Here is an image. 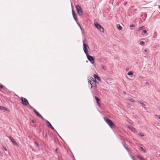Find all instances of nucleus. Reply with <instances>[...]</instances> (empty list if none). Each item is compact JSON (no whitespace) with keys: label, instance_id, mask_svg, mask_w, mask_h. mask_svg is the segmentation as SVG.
Returning <instances> with one entry per match:
<instances>
[{"label":"nucleus","instance_id":"obj_1","mask_svg":"<svg viewBox=\"0 0 160 160\" xmlns=\"http://www.w3.org/2000/svg\"><path fill=\"white\" fill-rule=\"evenodd\" d=\"M104 119L110 128H113L114 127V124L112 120L107 117H104Z\"/></svg>","mask_w":160,"mask_h":160},{"label":"nucleus","instance_id":"obj_2","mask_svg":"<svg viewBox=\"0 0 160 160\" xmlns=\"http://www.w3.org/2000/svg\"><path fill=\"white\" fill-rule=\"evenodd\" d=\"M90 79L91 80L88 79V81L91 85V88H92V87H95L96 86V79H94L92 78H91Z\"/></svg>","mask_w":160,"mask_h":160},{"label":"nucleus","instance_id":"obj_3","mask_svg":"<svg viewBox=\"0 0 160 160\" xmlns=\"http://www.w3.org/2000/svg\"><path fill=\"white\" fill-rule=\"evenodd\" d=\"M95 27L98 30H99L101 32H103L104 31L103 28L96 22H95L94 23Z\"/></svg>","mask_w":160,"mask_h":160},{"label":"nucleus","instance_id":"obj_4","mask_svg":"<svg viewBox=\"0 0 160 160\" xmlns=\"http://www.w3.org/2000/svg\"><path fill=\"white\" fill-rule=\"evenodd\" d=\"M21 100L22 101V103L23 105L26 106L29 104V102L26 98L21 97Z\"/></svg>","mask_w":160,"mask_h":160},{"label":"nucleus","instance_id":"obj_5","mask_svg":"<svg viewBox=\"0 0 160 160\" xmlns=\"http://www.w3.org/2000/svg\"><path fill=\"white\" fill-rule=\"evenodd\" d=\"M89 49V48L88 46L85 43L83 44V49L84 51L86 54L88 53V50Z\"/></svg>","mask_w":160,"mask_h":160},{"label":"nucleus","instance_id":"obj_6","mask_svg":"<svg viewBox=\"0 0 160 160\" xmlns=\"http://www.w3.org/2000/svg\"><path fill=\"white\" fill-rule=\"evenodd\" d=\"M87 56L88 60L90 61L92 63H94V59L93 57L92 56L89 55L88 53L86 54Z\"/></svg>","mask_w":160,"mask_h":160},{"label":"nucleus","instance_id":"obj_7","mask_svg":"<svg viewBox=\"0 0 160 160\" xmlns=\"http://www.w3.org/2000/svg\"><path fill=\"white\" fill-rule=\"evenodd\" d=\"M46 124L47 126L51 128L53 130L54 132H55L58 133L57 131L53 127V126L51 125L50 123L48 120H46Z\"/></svg>","mask_w":160,"mask_h":160},{"label":"nucleus","instance_id":"obj_8","mask_svg":"<svg viewBox=\"0 0 160 160\" xmlns=\"http://www.w3.org/2000/svg\"><path fill=\"white\" fill-rule=\"evenodd\" d=\"M8 138L10 140L14 145H17V143L16 141H15L14 139L11 136H9Z\"/></svg>","mask_w":160,"mask_h":160},{"label":"nucleus","instance_id":"obj_9","mask_svg":"<svg viewBox=\"0 0 160 160\" xmlns=\"http://www.w3.org/2000/svg\"><path fill=\"white\" fill-rule=\"evenodd\" d=\"M33 111L37 115V116L42 118V120H44V118L42 117V116L39 113L36 111L35 109H33Z\"/></svg>","mask_w":160,"mask_h":160},{"label":"nucleus","instance_id":"obj_10","mask_svg":"<svg viewBox=\"0 0 160 160\" xmlns=\"http://www.w3.org/2000/svg\"><path fill=\"white\" fill-rule=\"evenodd\" d=\"M72 15H73V17L75 19V20L76 21H77L78 20H77V17H76V16L75 12H74V11L73 10H72Z\"/></svg>","mask_w":160,"mask_h":160},{"label":"nucleus","instance_id":"obj_11","mask_svg":"<svg viewBox=\"0 0 160 160\" xmlns=\"http://www.w3.org/2000/svg\"><path fill=\"white\" fill-rule=\"evenodd\" d=\"M128 128L130 129L132 132H136V129L133 127L131 126H129L128 127Z\"/></svg>","mask_w":160,"mask_h":160},{"label":"nucleus","instance_id":"obj_12","mask_svg":"<svg viewBox=\"0 0 160 160\" xmlns=\"http://www.w3.org/2000/svg\"><path fill=\"white\" fill-rule=\"evenodd\" d=\"M94 78L97 79L98 80L100 81L101 80L100 78L96 74L94 75Z\"/></svg>","mask_w":160,"mask_h":160},{"label":"nucleus","instance_id":"obj_13","mask_svg":"<svg viewBox=\"0 0 160 160\" xmlns=\"http://www.w3.org/2000/svg\"><path fill=\"white\" fill-rule=\"evenodd\" d=\"M76 7L77 11H79V10H80L81 9H82L81 7L79 5H76Z\"/></svg>","mask_w":160,"mask_h":160},{"label":"nucleus","instance_id":"obj_14","mask_svg":"<svg viewBox=\"0 0 160 160\" xmlns=\"http://www.w3.org/2000/svg\"><path fill=\"white\" fill-rule=\"evenodd\" d=\"M78 12V14L80 15V16H82V15L83 14V12H82V11L81 9L80 10H79V11H77Z\"/></svg>","mask_w":160,"mask_h":160},{"label":"nucleus","instance_id":"obj_15","mask_svg":"<svg viewBox=\"0 0 160 160\" xmlns=\"http://www.w3.org/2000/svg\"><path fill=\"white\" fill-rule=\"evenodd\" d=\"M136 156L140 160H143V159H144L139 155H136Z\"/></svg>","mask_w":160,"mask_h":160},{"label":"nucleus","instance_id":"obj_16","mask_svg":"<svg viewBox=\"0 0 160 160\" xmlns=\"http://www.w3.org/2000/svg\"><path fill=\"white\" fill-rule=\"evenodd\" d=\"M95 98L97 102V103L99 104L98 102L100 101V99L96 96L95 97Z\"/></svg>","mask_w":160,"mask_h":160},{"label":"nucleus","instance_id":"obj_17","mask_svg":"<svg viewBox=\"0 0 160 160\" xmlns=\"http://www.w3.org/2000/svg\"><path fill=\"white\" fill-rule=\"evenodd\" d=\"M133 73L132 72L129 71L128 73L127 74L128 75L131 76L132 77V76Z\"/></svg>","mask_w":160,"mask_h":160},{"label":"nucleus","instance_id":"obj_18","mask_svg":"<svg viewBox=\"0 0 160 160\" xmlns=\"http://www.w3.org/2000/svg\"><path fill=\"white\" fill-rule=\"evenodd\" d=\"M128 99L130 102H135V101L132 98H129Z\"/></svg>","mask_w":160,"mask_h":160},{"label":"nucleus","instance_id":"obj_19","mask_svg":"<svg viewBox=\"0 0 160 160\" xmlns=\"http://www.w3.org/2000/svg\"><path fill=\"white\" fill-rule=\"evenodd\" d=\"M138 102L140 103L143 106H146V104L144 103L141 101H138Z\"/></svg>","mask_w":160,"mask_h":160},{"label":"nucleus","instance_id":"obj_20","mask_svg":"<svg viewBox=\"0 0 160 160\" xmlns=\"http://www.w3.org/2000/svg\"><path fill=\"white\" fill-rule=\"evenodd\" d=\"M118 28L119 30H121L122 29V27L119 24L118 25Z\"/></svg>","mask_w":160,"mask_h":160},{"label":"nucleus","instance_id":"obj_21","mask_svg":"<svg viewBox=\"0 0 160 160\" xmlns=\"http://www.w3.org/2000/svg\"><path fill=\"white\" fill-rule=\"evenodd\" d=\"M2 110H4L6 111H7L9 112V110L7 108H5V107H3V108H2Z\"/></svg>","mask_w":160,"mask_h":160},{"label":"nucleus","instance_id":"obj_22","mask_svg":"<svg viewBox=\"0 0 160 160\" xmlns=\"http://www.w3.org/2000/svg\"><path fill=\"white\" fill-rule=\"evenodd\" d=\"M123 146L124 147V148L126 149V150H127V151H128V152L129 151V150L128 149V148L127 147H126L125 146V144H123Z\"/></svg>","mask_w":160,"mask_h":160},{"label":"nucleus","instance_id":"obj_23","mask_svg":"<svg viewBox=\"0 0 160 160\" xmlns=\"http://www.w3.org/2000/svg\"><path fill=\"white\" fill-rule=\"evenodd\" d=\"M144 28V26L141 27H140V28H138V30H139V31L141 30H142Z\"/></svg>","mask_w":160,"mask_h":160},{"label":"nucleus","instance_id":"obj_24","mask_svg":"<svg viewBox=\"0 0 160 160\" xmlns=\"http://www.w3.org/2000/svg\"><path fill=\"white\" fill-rule=\"evenodd\" d=\"M140 149L142 151H143L144 152H145V150L142 147H140Z\"/></svg>","mask_w":160,"mask_h":160},{"label":"nucleus","instance_id":"obj_25","mask_svg":"<svg viewBox=\"0 0 160 160\" xmlns=\"http://www.w3.org/2000/svg\"><path fill=\"white\" fill-rule=\"evenodd\" d=\"M155 117H156L157 118L160 119V115H156Z\"/></svg>","mask_w":160,"mask_h":160},{"label":"nucleus","instance_id":"obj_26","mask_svg":"<svg viewBox=\"0 0 160 160\" xmlns=\"http://www.w3.org/2000/svg\"><path fill=\"white\" fill-rule=\"evenodd\" d=\"M145 43V42H144L143 41H140V44H142V45L144 44Z\"/></svg>","mask_w":160,"mask_h":160},{"label":"nucleus","instance_id":"obj_27","mask_svg":"<svg viewBox=\"0 0 160 160\" xmlns=\"http://www.w3.org/2000/svg\"><path fill=\"white\" fill-rule=\"evenodd\" d=\"M138 135L141 137H143L144 136V135L142 134L141 133H139L138 134Z\"/></svg>","mask_w":160,"mask_h":160},{"label":"nucleus","instance_id":"obj_28","mask_svg":"<svg viewBox=\"0 0 160 160\" xmlns=\"http://www.w3.org/2000/svg\"><path fill=\"white\" fill-rule=\"evenodd\" d=\"M2 148L3 149L5 150V151H7V150L5 146H3L2 147Z\"/></svg>","mask_w":160,"mask_h":160},{"label":"nucleus","instance_id":"obj_29","mask_svg":"<svg viewBox=\"0 0 160 160\" xmlns=\"http://www.w3.org/2000/svg\"><path fill=\"white\" fill-rule=\"evenodd\" d=\"M130 157H131V158H132V159L133 160H135L134 159V158H135V157H134V156H132V155H130Z\"/></svg>","mask_w":160,"mask_h":160},{"label":"nucleus","instance_id":"obj_30","mask_svg":"<svg viewBox=\"0 0 160 160\" xmlns=\"http://www.w3.org/2000/svg\"><path fill=\"white\" fill-rule=\"evenodd\" d=\"M143 32L145 34L147 33V32L146 30H143Z\"/></svg>","mask_w":160,"mask_h":160},{"label":"nucleus","instance_id":"obj_31","mask_svg":"<svg viewBox=\"0 0 160 160\" xmlns=\"http://www.w3.org/2000/svg\"><path fill=\"white\" fill-rule=\"evenodd\" d=\"M35 143L36 144L37 147H39V144L36 142H35Z\"/></svg>","mask_w":160,"mask_h":160},{"label":"nucleus","instance_id":"obj_32","mask_svg":"<svg viewBox=\"0 0 160 160\" xmlns=\"http://www.w3.org/2000/svg\"><path fill=\"white\" fill-rule=\"evenodd\" d=\"M102 69H103L104 70H105L106 69V67H105V66H102Z\"/></svg>","mask_w":160,"mask_h":160},{"label":"nucleus","instance_id":"obj_33","mask_svg":"<svg viewBox=\"0 0 160 160\" xmlns=\"http://www.w3.org/2000/svg\"><path fill=\"white\" fill-rule=\"evenodd\" d=\"M135 27V25L133 24H131L130 25V27Z\"/></svg>","mask_w":160,"mask_h":160},{"label":"nucleus","instance_id":"obj_34","mask_svg":"<svg viewBox=\"0 0 160 160\" xmlns=\"http://www.w3.org/2000/svg\"><path fill=\"white\" fill-rule=\"evenodd\" d=\"M3 88V86L2 85H0V89H2V88Z\"/></svg>","mask_w":160,"mask_h":160},{"label":"nucleus","instance_id":"obj_35","mask_svg":"<svg viewBox=\"0 0 160 160\" xmlns=\"http://www.w3.org/2000/svg\"><path fill=\"white\" fill-rule=\"evenodd\" d=\"M85 41H86V39H84L83 40L82 42H83V44H84V43H85Z\"/></svg>","mask_w":160,"mask_h":160},{"label":"nucleus","instance_id":"obj_36","mask_svg":"<svg viewBox=\"0 0 160 160\" xmlns=\"http://www.w3.org/2000/svg\"><path fill=\"white\" fill-rule=\"evenodd\" d=\"M127 107L128 108H130L131 107V105L130 104H128L127 105Z\"/></svg>","mask_w":160,"mask_h":160},{"label":"nucleus","instance_id":"obj_37","mask_svg":"<svg viewBox=\"0 0 160 160\" xmlns=\"http://www.w3.org/2000/svg\"><path fill=\"white\" fill-rule=\"evenodd\" d=\"M145 84L146 85H149V83L147 82L145 83Z\"/></svg>","mask_w":160,"mask_h":160},{"label":"nucleus","instance_id":"obj_38","mask_svg":"<svg viewBox=\"0 0 160 160\" xmlns=\"http://www.w3.org/2000/svg\"><path fill=\"white\" fill-rule=\"evenodd\" d=\"M2 108H3V107L0 106V110H2Z\"/></svg>","mask_w":160,"mask_h":160},{"label":"nucleus","instance_id":"obj_39","mask_svg":"<svg viewBox=\"0 0 160 160\" xmlns=\"http://www.w3.org/2000/svg\"><path fill=\"white\" fill-rule=\"evenodd\" d=\"M28 106H29V107H30L31 108H32V106H30V105L29 104H28Z\"/></svg>","mask_w":160,"mask_h":160},{"label":"nucleus","instance_id":"obj_40","mask_svg":"<svg viewBox=\"0 0 160 160\" xmlns=\"http://www.w3.org/2000/svg\"><path fill=\"white\" fill-rule=\"evenodd\" d=\"M123 93L124 94H126V92L125 91H123Z\"/></svg>","mask_w":160,"mask_h":160},{"label":"nucleus","instance_id":"obj_41","mask_svg":"<svg viewBox=\"0 0 160 160\" xmlns=\"http://www.w3.org/2000/svg\"><path fill=\"white\" fill-rule=\"evenodd\" d=\"M78 25H79V26L80 27V29H81L82 31V28H81V27L80 26V25L79 24H78Z\"/></svg>","mask_w":160,"mask_h":160},{"label":"nucleus","instance_id":"obj_42","mask_svg":"<svg viewBox=\"0 0 160 160\" xmlns=\"http://www.w3.org/2000/svg\"><path fill=\"white\" fill-rule=\"evenodd\" d=\"M45 137L47 139V134H46V135H45Z\"/></svg>","mask_w":160,"mask_h":160},{"label":"nucleus","instance_id":"obj_43","mask_svg":"<svg viewBox=\"0 0 160 160\" xmlns=\"http://www.w3.org/2000/svg\"><path fill=\"white\" fill-rule=\"evenodd\" d=\"M144 51L145 52H147V50L146 49L144 50Z\"/></svg>","mask_w":160,"mask_h":160},{"label":"nucleus","instance_id":"obj_44","mask_svg":"<svg viewBox=\"0 0 160 160\" xmlns=\"http://www.w3.org/2000/svg\"><path fill=\"white\" fill-rule=\"evenodd\" d=\"M32 122L33 123L35 122V120H32Z\"/></svg>","mask_w":160,"mask_h":160},{"label":"nucleus","instance_id":"obj_45","mask_svg":"<svg viewBox=\"0 0 160 160\" xmlns=\"http://www.w3.org/2000/svg\"><path fill=\"white\" fill-rule=\"evenodd\" d=\"M1 154H2V153H1V152H0V155L2 156Z\"/></svg>","mask_w":160,"mask_h":160},{"label":"nucleus","instance_id":"obj_46","mask_svg":"<svg viewBox=\"0 0 160 160\" xmlns=\"http://www.w3.org/2000/svg\"><path fill=\"white\" fill-rule=\"evenodd\" d=\"M1 154H2V153H1V152H0V155L2 156Z\"/></svg>","mask_w":160,"mask_h":160},{"label":"nucleus","instance_id":"obj_47","mask_svg":"<svg viewBox=\"0 0 160 160\" xmlns=\"http://www.w3.org/2000/svg\"><path fill=\"white\" fill-rule=\"evenodd\" d=\"M57 149H56V151H57Z\"/></svg>","mask_w":160,"mask_h":160}]
</instances>
